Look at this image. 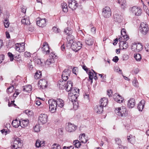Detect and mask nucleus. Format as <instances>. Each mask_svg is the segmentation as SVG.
<instances>
[{"label":"nucleus","instance_id":"1","mask_svg":"<svg viewBox=\"0 0 149 149\" xmlns=\"http://www.w3.org/2000/svg\"><path fill=\"white\" fill-rule=\"evenodd\" d=\"M115 111L117 115L123 117H125L127 113L125 107L124 106L116 108Z\"/></svg>","mask_w":149,"mask_h":149},{"label":"nucleus","instance_id":"2","mask_svg":"<svg viewBox=\"0 0 149 149\" xmlns=\"http://www.w3.org/2000/svg\"><path fill=\"white\" fill-rule=\"evenodd\" d=\"M48 102L49 105V111L52 113H54L56 111L57 107L56 100L53 99H50L49 100Z\"/></svg>","mask_w":149,"mask_h":149},{"label":"nucleus","instance_id":"3","mask_svg":"<svg viewBox=\"0 0 149 149\" xmlns=\"http://www.w3.org/2000/svg\"><path fill=\"white\" fill-rule=\"evenodd\" d=\"M82 46L81 42L78 41L72 42V44L70 46L72 50L77 52L81 48Z\"/></svg>","mask_w":149,"mask_h":149},{"label":"nucleus","instance_id":"4","mask_svg":"<svg viewBox=\"0 0 149 149\" xmlns=\"http://www.w3.org/2000/svg\"><path fill=\"white\" fill-rule=\"evenodd\" d=\"M22 146L20 139L18 138H17L14 139L13 142L11 143V147L12 149H17V148H20Z\"/></svg>","mask_w":149,"mask_h":149},{"label":"nucleus","instance_id":"5","mask_svg":"<svg viewBox=\"0 0 149 149\" xmlns=\"http://www.w3.org/2000/svg\"><path fill=\"white\" fill-rule=\"evenodd\" d=\"M149 31L148 25L143 22L141 23L140 28V31L143 35H145Z\"/></svg>","mask_w":149,"mask_h":149},{"label":"nucleus","instance_id":"6","mask_svg":"<svg viewBox=\"0 0 149 149\" xmlns=\"http://www.w3.org/2000/svg\"><path fill=\"white\" fill-rule=\"evenodd\" d=\"M111 11L110 8L106 7L103 9L102 15L105 18H109L111 15Z\"/></svg>","mask_w":149,"mask_h":149},{"label":"nucleus","instance_id":"7","mask_svg":"<svg viewBox=\"0 0 149 149\" xmlns=\"http://www.w3.org/2000/svg\"><path fill=\"white\" fill-rule=\"evenodd\" d=\"M48 116L47 114L41 113L40 114L38 118V122L42 124L46 123L47 121Z\"/></svg>","mask_w":149,"mask_h":149},{"label":"nucleus","instance_id":"8","mask_svg":"<svg viewBox=\"0 0 149 149\" xmlns=\"http://www.w3.org/2000/svg\"><path fill=\"white\" fill-rule=\"evenodd\" d=\"M143 49V46L140 43L136 44L135 43L132 44L131 49L135 52H139Z\"/></svg>","mask_w":149,"mask_h":149},{"label":"nucleus","instance_id":"9","mask_svg":"<svg viewBox=\"0 0 149 149\" xmlns=\"http://www.w3.org/2000/svg\"><path fill=\"white\" fill-rule=\"evenodd\" d=\"M131 11L136 16L141 15L142 13V10L140 7L136 6H134L130 9Z\"/></svg>","mask_w":149,"mask_h":149},{"label":"nucleus","instance_id":"10","mask_svg":"<svg viewBox=\"0 0 149 149\" xmlns=\"http://www.w3.org/2000/svg\"><path fill=\"white\" fill-rule=\"evenodd\" d=\"M69 7L72 10H75L78 6V3L75 0H69Z\"/></svg>","mask_w":149,"mask_h":149},{"label":"nucleus","instance_id":"11","mask_svg":"<svg viewBox=\"0 0 149 149\" xmlns=\"http://www.w3.org/2000/svg\"><path fill=\"white\" fill-rule=\"evenodd\" d=\"M122 37L119 38L118 39V40L120 42L119 47L120 48L122 47L123 49H127L128 47V43L126 42L127 40H126V39H124V41H122Z\"/></svg>","mask_w":149,"mask_h":149},{"label":"nucleus","instance_id":"12","mask_svg":"<svg viewBox=\"0 0 149 149\" xmlns=\"http://www.w3.org/2000/svg\"><path fill=\"white\" fill-rule=\"evenodd\" d=\"M47 81L44 79H42L38 82V87L42 89H44L47 86Z\"/></svg>","mask_w":149,"mask_h":149},{"label":"nucleus","instance_id":"13","mask_svg":"<svg viewBox=\"0 0 149 149\" xmlns=\"http://www.w3.org/2000/svg\"><path fill=\"white\" fill-rule=\"evenodd\" d=\"M85 41L86 45H91L93 44L94 40L93 37L90 35H87Z\"/></svg>","mask_w":149,"mask_h":149},{"label":"nucleus","instance_id":"14","mask_svg":"<svg viewBox=\"0 0 149 149\" xmlns=\"http://www.w3.org/2000/svg\"><path fill=\"white\" fill-rule=\"evenodd\" d=\"M76 126L74 124L71 123H68V125H66L65 129L66 131L69 132H74L76 130Z\"/></svg>","mask_w":149,"mask_h":149},{"label":"nucleus","instance_id":"15","mask_svg":"<svg viewBox=\"0 0 149 149\" xmlns=\"http://www.w3.org/2000/svg\"><path fill=\"white\" fill-rule=\"evenodd\" d=\"M43 47L41 49L43 53L46 54H47L49 53L50 51L49 50V46L47 42L44 43L43 45Z\"/></svg>","mask_w":149,"mask_h":149},{"label":"nucleus","instance_id":"16","mask_svg":"<svg viewBox=\"0 0 149 149\" xmlns=\"http://www.w3.org/2000/svg\"><path fill=\"white\" fill-rule=\"evenodd\" d=\"M78 96V92L77 93V94H73L71 93H69L68 98L70 101L73 102L77 100Z\"/></svg>","mask_w":149,"mask_h":149},{"label":"nucleus","instance_id":"17","mask_svg":"<svg viewBox=\"0 0 149 149\" xmlns=\"http://www.w3.org/2000/svg\"><path fill=\"white\" fill-rule=\"evenodd\" d=\"M37 24L39 27H43L46 26V21L45 18L40 19L37 21Z\"/></svg>","mask_w":149,"mask_h":149},{"label":"nucleus","instance_id":"18","mask_svg":"<svg viewBox=\"0 0 149 149\" xmlns=\"http://www.w3.org/2000/svg\"><path fill=\"white\" fill-rule=\"evenodd\" d=\"M73 83L71 81H68L66 83L65 89L68 92H70L72 88Z\"/></svg>","mask_w":149,"mask_h":149},{"label":"nucleus","instance_id":"19","mask_svg":"<svg viewBox=\"0 0 149 149\" xmlns=\"http://www.w3.org/2000/svg\"><path fill=\"white\" fill-rule=\"evenodd\" d=\"M66 84L65 81L60 80L58 82L57 86L60 89L63 90L65 89Z\"/></svg>","mask_w":149,"mask_h":149},{"label":"nucleus","instance_id":"20","mask_svg":"<svg viewBox=\"0 0 149 149\" xmlns=\"http://www.w3.org/2000/svg\"><path fill=\"white\" fill-rule=\"evenodd\" d=\"M113 97L115 101L119 103L122 102L124 100L123 98L119 95L116 94L114 95Z\"/></svg>","mask_w":149,"mask_h":149},{"label":"nucleus","instance_id":"21","mask_svg":"<svg viewBox=\"0 0 149 149\" xmlns=\"http://www.w3.org/2000/svg\"><path fill=\"white\" fill-rule=\"evenodd\" d=\"M135 103L134 99L133 98H131L128 101L127 106L130 108H133L134 106Z\"/></svg>","mask_w":149,"mask_h":149},{"label":"nucleus","instance_id":"22","mask_svg":"<svg viewBox=\"0 0 149 149\" xmlns=\"http://www.w3.org/2000/svg\"><path fill=\"white\" fill-rule=\"evenodd\" d=\"M74 39V36L72 35L71 34H70V35H68L67 37V39L68 42V43L67 45V47H68V46H70V44H71L72 42H74L73 41Z\"/></svg>","mask_w":149,"mask_h":149},{"label":"nucleus","instance_id":"23","mask_svg":"<svg viewBox=\"0 0 149 149\" xmlns=\"http://www.w3.org/2000/svg\"><path fill=\"white\" fill-rule=\"evenodd\" d=\"M103 107L100 104L98 105L95 107V110L97 113L100 114L103 111Z\"/></svg>","mask_w":149,"mask_h":149},{"label":"nucleus","instance_id":"24","mask_svg":"<svg viewBox=\"0 0 149 149\" xmlns=\"http://www.w3.org/2000/svg\"><path fill=\"white\" fill-rule=\"evenodd\" d=\"M107 99L105 97L101 98L100 101V105L103 107H105L107 104Z\"/></svg>","mask_w":149,"mask_h":149},{"label":"nucleus","instance_id":"25","mask_svg":"<svg viewBox=\"0 0 149 149\" xmlns=\"http://www.w3.org/2000/svg\"><path fill=\"white\" fill-rule=\"evenodd\" d=\"M118 3L120 5L122 9H124L127 7L126 0H118Z\"/></svg>","mask_w":149,"mask_h":149},{"label":"nucleus","instance_id":"26","mask_svg":"<svg viewBox=\"0 0 149 149\" xmlns=\"http://www.w3.org/2000/svg\"><path fill=\"white\" fill-rule=\"evenodd\" d=\"M113 18L115 21L120 23L122 21V17L120 15L116 13L113 15Z\"/></svg>","mask_w":149,"mask_h":149},{"label":"nucleus","instance_id":"27","mask_svg":"<svg viewBox=\"0 0 149 149\" xmlns=\"http://www.w3.org/2000/svg\"><path fill=\"white\" fill-rule=\"evenodd\" d=\"M145 101L144 100H141L138 104L137 108L139 111H142L144 107Z\"/></svg>","mask_w":149,"mask_h":149},{"label":"nucleus","instance_id":"28","mask_svg":"<svg viewBox=\"0 0 149 149\" xmlns=\"http://www.w3.org/2000/svg\"><path fill=\"white\" fill-rule=\"evenodd\" d=\"M19 125L22 127H24L26 126L29 123V121L28 120H22L21 122L19 121Z\"/></svg>","mask_w":149,"mask_h":149},{"label":"nucleus","instance_id":"29","mask_svg":"<svg viewBox=\"0 0 149 149\" xmlns=\"http://www.w3.org/2000/svg\"><path fill=\"white\" fill-rule=\"evenodd\" d=\"M121 35L125 39H126L127 40L129 39V37L126 33V31L125 29L123 28L121 31Z\"/></svg>","mask_w":149,"mask_h":149},{"label":"nucleus","instance_id":"30","mask_svg":"<svg viewBox=\"0 0 149 149\" xmlns=\"http://www.w3.org/2000/svg\"><path fill=\"white\" fill-rule=\"evenodd\" d=\"M56 105L61 108L62 107L64 106V101L61 99H58L56 100Z\"/></svg>","mask_w":149,"mask_h":149},{"label":"nucleus","instance_id":"31","mask_svg":"<svg viewBox=\"0 0 149 149\" xmlns=\"http://www.w3.org/2000/svg\"><path fill=\"white\" fill-rule=\"evenodd\" d=\"M44 143V141H41L39 139H37L36 141L35 146L37 148L42 147V146H43Z\"/></svg>","mask_w":149,"mask_h":149},{"label":"nucleus","instance_id":"32","mask_svg":"<svg viewBox=\"0 0 149 149\" xmlns=\"http://www.w3.org/2000/svg\"><path fill=\"white\" fill-rule=\"evenodd\" d=\"M79 138H80V140L82 143H86L88 140L86 138L85 134L84 133L83 134L79 136Z\"/></svg>","mask_w":149,"mask_h":149},{"label":"nucleus","instance_id":"33","mask_svg":"<svg viewBox=\"0 0 149 149\" xmlns=\"http://www.w3.org/2000/svg\"><path fill=\"white\" fill-rule=\"evenodd\" d=\"M32 87L31 85H28L24 86L23 91L28 93L30 92L31 91Z\"/></svg>","mask_w":149,"mask_h":149},{"label":"nucleus","instance_id":"34","mask_svg":"<svg viewBox=\"0 0 149 149\" xmlns=\"http://www.w3.org/2000/svg\"><path fill=\"white\" fill-rule=\"evenodd\" d=\"M61 6L63 11L64 12H67L68 11V6L65 3H63L61 4Z\"/></svg>","mask_w":149,"mask_h":149},{"label":"nucleus","instance_id":"35","mask_svg":"<svg viewBox=\"0 0 149 149\" xmlns=\"http://www.w3.org/2000/svg\"><path fill=\"white\" fill-rule=\"evenodd\" d=\"M35 62L38 65L42 66L43 65L44 63L45 62V61L43 60L42 61L40 59L37 58L35 60Z\"/></svg>","mask_w":149,"mask_h":149},{"label":"nucleus","instance_id":"36","mask_svg":"<svg viewBox=\"0 0 149 149\" xmlns=\"http://www.w3.org/2000/svg\"><path fill=\"white\" fill-rule=\"evenodd\" d=\"M12 125L15 128H17L20 125L19 123H18V121L17 119L13 121Z\"/></svg>","mask_w":149,"mask_h":149},{"label":"nucleus","instance_id":"37","mask_svg":"<svg viewBox=\"0 0 149 149\" xmlns=\"http://www.w3.org/2000/svg\"><path fill=\"white\" fill-rule=\"evenodd\" d=\"M79 89L78 88H73L69 93H71L73 94H77V93L78 92V96H79Z\"/></svg>","mask_w":149,"mask_h":149},{"label":"nucleus","instance_id":"38","mask_svg":"<svg viewBox=\"0 0 149 149\" xmlns=\"http://www.w3.org/2000/svg\"><path fill=\"white\" fill-rule=\"evenodd\" d=\"M73 143L75 147L77 148H79L81 145L80 142L77 140L74 141Z\"/></svg>","mask_w":149,"mask_h":149},{"label":"nucleus","instance_id":"39","mask_svg":"<svg viewBox=\"0 0 149 149\" xmlns=\"http://www.w3.org/2000/svg\"><path fill=\"white\" fill-rule=\"evenodd\" d=\"M83 69L85 70L87 74H93L92 72H91L90 70H89L84 65L82 66Z\"/></svg>","mask_w":149,"mask_h":149},{"label":"nucleus","instance_id":"40","mask_svg":"<svg viewBox=\"0 0 149 149\" xmlns=\"http://www.w3.org/2000/svg\"><path fill=\"white\" fill-rule=\"evenodd\" d=\"M134 57L137 61H140L141 58V55L139 54H134Z\"/></svg>","mask_w":149,"mask_h":149},{"label":"nucleus","instance_id":"41","mask_svg":"<svg viewBox=\"0 0 149 149\" xmlns=\"http://www.w3.org/2000/svg\"><path fill=\"white\" fill-rule=\"evenodd\" d=\"M52 149H61L60 146L56 143H54L52 146Z\"/></svg>","mask_w":149,"mask_h":149},{"label":"nucleus","instance_id":"42","mask_svg":"<svg viewBox=\"0 0 149 149\" xmlns=\"http://www.w3.org/2000/svg\"><path fill=\"white\" fill-rule=\"evenodd\" d=\"M54 62V59L52 58H49L44 63L47 65H49Z\"/></svg>","mask_w":149,"mask_h":149},{"label":"nucleus","instance_id":"43","mask_svg":"<svg viewBox=\"0 0 149 149\" xmlns=\"http://www.w3.org/2000/svg\"><path fill=\"white\" fill-rule=\"evenodd\" d=\"M64 32L68 35L72 33V31L70 29L68 28L67 29L66 28L65 29Z\"/></svg>","mask_w":149,"mask_h":149},{"label":"nucleus","instance_id":"44","mask_svg":"<svg viewBox=\"0 0 149 149\" xmlns=\"http://www.w3.org/2000/svg\"><path fill=\"white\" fill-rule=\"evenodd\" d=\"M4 24L5 28H7L9 27L10 23L8 18H6L4 19Z\"/></svg>","mask_w":149,"mask_h":149},{"label":"nucleus","instance_id":"45","mask_svg":"<svg viewBox=\"0 0 149 149\" xmlns=\"http://www.w3.org/2000/svg\"><path fill=\"white\" fill-rule=\"evenodd\" d=\"M94 75H89V81H90L91 83L92 84L93 83V77L94 79L96 80L97 78V75H95V76L93 77Z\"/></svg>","mask_w":149,"mask_h":149},{"label":"nucleus","instance_id":"46","mask_svg":"<svg viewBox=\"0 0 149 149\" xmlns=\"http://www.w3.org/2000/svg\"><path fill=\"white\" fill-rule=\"evenodd\" d=\"M41 127L39 125H37L34 127V130L36 132H38L40 131Z\"/></svg>","mask_w":149,"mask_h":149},{"label":"nucleus","instance_id":"47","mask_svg":"<svg viewBox=\"0 0 149 149\" xmlns=\"http://www.w3.org/2000/svg\"><path fill=\"white\" fill-rule=\"evenodd\" d=\"M25 46L24 44V43H22L21 44H20V50H19V52H24L25 50Z\"/></svg>","mask_w":149,"mask_h":149},{"label":"nucleus","instance_id":"48","mask_svg":"<svg viewBox=\"0 0 149 149\" xmlns=\"http://www.w3.org/2000/svg\"><path fill=\"white\" fill-rule=\"evenodd\" d=\"M53 31L56 33H59L61 30L57 28L56 26H54L52 28Z\"/></svg>","mask_w":149,"mask_h":149},{"label":"nucleus","instance_id":"49","mask_svg":"<svg viewBox=\"0 0 149 149\" xmlns=\"http://www.w3.org/2000/svg\"><path fill=\"white\" fill-rule=\"evenodd\" d=\"M72 71L73 74H77L78 73V69L77 67H74L73 68Z\"/></svg>","mask_w":149,"mask_h":149},{"label":"nucleus","instance_id":"50","mask_svg":"<svg viewBox=\"0 0 149 149\" xmlns=\"http://www.w3.org/2000/svg\"><path fill=\"white\" fill-rule=\"evenodd\" d=\"M14 88L13 85H12L11 86L8 88L7 90L6 91L8 93H11L13 92V90Z\"/></svg>","mask_w":149,"mask_h":149},{"label":"nucleus","instance_id":"51","mask_svg":"<svg viewBox=\"0 0 149 149\" xmlns=\"http://www.w3.org/2000/svg\"><path fill=\"white\" fill-rule=\"evenodd\" d=\"M71 73V71L69 69H65L63 71V74H63L65 73V74H70Z\"/></svg>","mask_w":149,"mask_h":149},{"label":"nucleus","instance_id":"52","mask_svg":"<svg viewBox=\"0 0 149 149\" xmlns=\"http://www.w3.org/2000/svg\"><path fill=\"white\" fill-rule=\"evenodd\" d=\"M49 56L50 58H52L53 59H54V58H57L54 52H51Z\"/></svg>","mask_w":149,"mask_h":149},{"label":"nucleus","instance_id":"53","mask_svg":"<svg viewBox=\"0 0 149 149\" xmlns=\"http://www.w3.org/2000/svg\"><path fill=\"white\" fill-rule=\"evenodd\" d=\"M72 102L74 108L75 109H77L79 105L78 102L76 100Z\"/></svg>","mask_w":149,"mask_h":149},{"label":"nucleus","instance_id":"54","mask_svg":"<svg viewBox=\"0 0 149 149\" xmlns=\"http://www.w3.org/2000/svg\"><path fill=\"white\" fill-rule=\"evenodd\" d=\"M8 55L10 58V61H12L14 59V55L11 52H9L8 53Z\"/></svg>","mask_w":149,"mask_h":149},{"label":"nucleus","instance_id":"55","mask_svg":"<svg viewBox=\"0 0 149 149\" xmlns=\"http://www.w3.org/2000/svg\"><path fill=\"white\" fill-rule=\"evenodd\" d=\"M116 143L119 145H121V140L119 138H116L115 139Z\"/></svg>","mask_w":149,"mask_h":149},{"label":"nucleus","instance_id":"56","mask_svg":"<svg viewBox=\"0 0 149 149\" xmlns=\"http://www.w3.org/2000/svg\"><path fill=\"white\" fill-rule=\"evenodd\" d=\"M133 85L135 87H137L138 85L137 80L135 79V78H134V80L133 81Z\"/></svg>","mask_w":149,"mask_h":149},{"label":"nucleus","instance_id":"57","mask_svg":"<svg viewBox=\"0 0 149 149\" xmlns=\"http://www.w3.org/2000/svg\"><path fill=\"white\" fill-rule=\"evenodd\" d=\"M62 80L66 82V81L68 79V76H65V75H61Z\"/></svg>","mask_w":149,"mask_h":149},{"label":"nucleus","instance_id":"58","mask_svg":"<svg viewBox=\"0 0 149 149\" xmlns=\"http://www.w3.org/2000/svg\"><path fill=\"white\" fill-rule=\"evenodd\" d=\"M114 71L116 72H117L118 73L122 74L123 72L120 69V68H115L114 69Z\"/></svg>","mask_w":149,"mask_h":149},{"label":"nucleus","instance_id":"59","mask_svg":"<svg viewBox=\"0 0 149 149\" xmlns=\"http://www.w3.org/2000/svg\"><path fill=\"white\" fill-rule=\"evenodd\" d=\"M118 60L119 58L117 56H115L113 58V59H112V61L115 63H117Z\"/></svg>","mask_w":149,"mask_h":149},{"label":"nucleus","instance_id":"60","mask_svg":"<svg viewBox=\"0 0 149 149\" xmlns=\"http://www.w3.org/2000/svg\"><path fill=\"white\" fill-rule=\"evenodd\" d=\"M4 56L3 54L0 55V64L2 62L4 59Z\"/></svg>","mask_w":149,"mask_h":149},{"label":"nucleus","instance_id":"61","mask_svg":"<svg viewBox=\"0 0 149 149\" xmlns=\"http://www.w3.org/2000/svg\"><path fill=\"white\" fill-rule=\"evenodd\" d=\"M83 95L85 99H87L88 100H89V95L88 94L85 93Z\"/></svg>","mask_w":149,"mask_h":149},{"label":"nucleus","instance_id":"62","mask_svg":"<svg viewBox=\"0 0 149 149\" xmlns=\"http://www.w3.org/2000/svg\"><path fill=\"white\" fill-rule=\"evenodd\" d=\"M30 55L31 54L29 52H26L24 53V56L26 57H29L30 56Z\"/></svg>","mask_w":149,"mask_h":149},{"label":"nucleus","instance_id":"63","mask_svg":"<svg viewBox=\"0 0 149 149\" xmlns=\"http://www.w3.org/2000/svg\"><path fill=\"white\" fill-rule=\"evenodd\" d=\"M145 48L146 51L147 52H149V45L147 44L145 46Z\"/></svg>","mask_w":149,"mask_h":149},{"label":"nucleus","instance_id":"64","mask_svg":"<svg viewBox=\"0 0 149 149\" xmlns=\"http://www.w3.org/2000/svg\"><path fill=\"white\" fill-rule=\"evenodd\" d=\"M118 149H127V148L126 147L120 145Z\"/></svg>","mask_w":149,"mask_h":149}]
</instances>
